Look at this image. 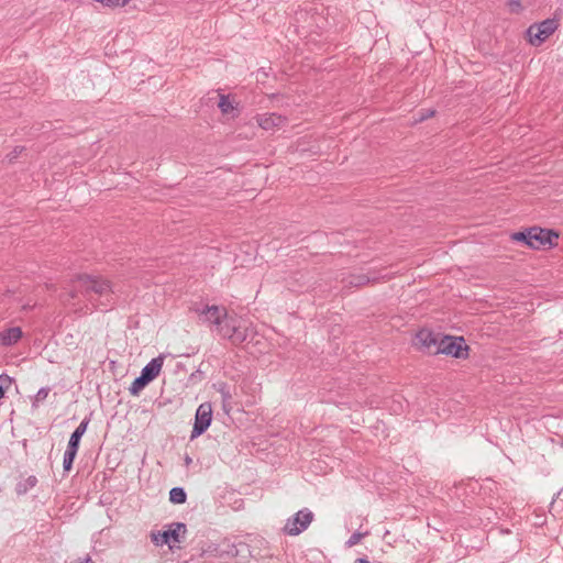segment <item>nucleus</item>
<instances>
[{"mask_svg": "<svg viewBox=\"0 0 563 563\" xmlns=\"http://www.w3.org/2000/svg\"><path fill=\"white\" fill-rule=\"evenodd\" d=\"M417 345L419 349L433 355L434 349L438 347L440 339L430 330L422 329L416 334Z\"/></svg>", "mask_w": 563, "mask_h": 563, "instance_id": "10", "label": "nucleus"}, {"mask_svg": "<svg viewBox=\"0 0 563 563\" xmlns=\"http://www.w3.org/2000/svg\"><path fill=\"white\" fill-rule=\"evenodd\" d=\"M559 233L551 229L532 227L529 247L532 250L551 249L558 243Z\"/></svg>", "mask_w": 563, "mask_h": 563, "instance_id": "6", "label": "nucleus"}, {"mask_svg": "<svg viewBox=\"0 0 563 563\" xmlns=\"http://www.w3.org/2000/svg\"><path fill=\"white\" fill-rule=\"evenodd\" d=\"M37 478L34 475L29 476L25 481L16 484L15 492L18 495L26 494L31 488L35 487Z\"/></svg>", "mask_w": 563, "mask_h": 563, "instance_id": "18", "label": "nucleus"}, {"mask_svg": "<svg viewBox=\"0 0 563 563\" xmlns=\"http://www.w3.org/2000/svg\"><path fill=\"white\" fill-rule=\"evenodd\" d=\"M129 0H108L107 5L109 7H123Z\"/></svg>", "mask_w": 563, "mask_h": 563, "instance_id": "30", "label": "nucleus"}, {"mask_svg": "<svg viewBox=\"0 0 563 563\" xmlns=\"http://www.w3.org/2000/svg\"><path fill=\"white\" fill-rule=\"evenodd\" d=\"M68 287L65 294L67 302L82 298L91 310H109L114 303L111 282L102 276L78 274L70 279Z\"/></svg>", "mask_w": 563, "mask_h": 563, "instance_id": "1", "label": "nucleus"}, {"mask_svg": "<svg viewBox=\"0 0 563 563\" xmlns=\"http://www.w3.org/2000/svg\"><path fill=\"white\" fill-rule=\"evenodd\" d=\"M77 452H78V448L71 445V444H67V448H66V451L64 453V459H67V460H75L76 459V455H77Z\"/></svg>", "mask_w": 563, "mask_h": 563, "instance_id": "27", "label": "nucleus"}, {"mask_svg": "<svg viewBox=\"0 0 563 563\" xmlns=\"http://www.w3.org/2000/svg\"><path fill=\"white\" fill-rule=\"evenodd\" d=\"M89 422H90L89 417H86L85 419H82L80 424L70 434V438L68 441L69 444L79 449L80 440H81L82 435L86 433Z\"/></svg>", "mask_w": 563, "mask_h": 563, "instance_id": "14", "label": "nucleus"}, {"mask_svg": "<svg viewBox=\"0 0 563 563\" xmlns=\"http://www.w3.org/2000/svg\"><path fill=\"white\" fill-rule=\"evenodd\" d=\"M78 563H95V562H92L89 556H86L84 560L79 561Z\"/></svg>", "mask_w": 563, "mask_h": 563, "instance_id": "33", "label": "nucleus"}, {"mask_svg": "<svg viewBox=\"0 0 563 563\" xmlns=\"http://www.w3.org/2000/svg\"><path fill=\"white\" fill-rule=\"evenodd\" d=\"M187 500V493L183 487H173L169 490V501L175 505H183Z\"/></svg>", "mask_w": 563, "mask_h": 563, "instance_id": "16", "label": "nucleus"}, {"mask_svg": "<svg viewBox=\"0 0 563 563\" xmlns=\"http://www.w3.org/2000/svg\"><path fill=\"white\" fill-rule=\"evenodd\" d=\"M507 5L511 13H520L522 11L521 0H507Z\"/></svg>", "mask_w": 563, "mask_h": 563, "instance_id": "26", "label": "nucleus"}, {"mask_svg": "<svg viewBox=\"0 0 563 563\" xmlns=\"http://www.w3.org/2000/svg\"><path fill=\"white\" fill-rule=\"evenodd\" d=\"M368 534V531L366 532H360V531H355L354 533H352V536L347 539V541L345 542V545L347 548H352L354 545H356L364 537H366Z\"/></svg>", "mask_w": 563, "mask_h": 563, "instance_id": "25", "label": "nucleus"}, {"mask_svg": "<svg viewBox=\"0 0 563 563\" xmlns=\"http://www.w3.org/2000/svg\"><path fill=\"white\" fill-rule=\"evenodd\" d=\"M532 228L526 229L523 231L515 232L511 234V240L523 243L525 245L529 246V242L531 239Z\"/></svg>", "mask_w": 563, "mask_h": 563, "instance_id": "20", "label": "nucleus"}, {"mask_svg": "<svg viewBox=\"0 0 563 563\" xmlns=\"http://www.w3.org/2000/svg\"><path fill=\"white\" fill-rule=\"evenodd\" d=\"M247 338L246 330H242L239 325L234 327L233 332L231 333V342L235 345L243 343Z\"/></svg>", "mask_w": 563, "mask_h": 563, "instance_id": "22", "label": "nucleus"}, {"mask_svg": "<svg viewBox=\"0 0 563 563\" xmlns=\"http://www.w3.org/2000/svg\"><path fill=\"white\" fill-rule=\"evenodd\" d=\"M285 121L284 117L276 113L263 114L257 118L258 125L266 131L283 125Z\"/></svg>", "mask_w": 563, "mask_h": 563, "instance_id": "13", "label": "nucleus"}, {"mask_svg": "<svg viewBox=\"0 0 563 563\" xmlns=\"http://www.w3.org/2000/svg\"><path fill=\"white\" fill-rule=\"evenodd\" d=\"M212 422L211 402H202L196 410L195 422L190 433V440H195L203 434Z\"/></svg>", "mask_w": 563, "mask_h": 563, "instance_id": "5", "label": "nucleus"}, {"mask_svg": "<svg viewBox=\"0 0 563 563\" xmlns=\"http://www.w3.org/2000/svg\"><path fill=\"white\" fill-rule=\"evenodd\" d=\"M218 107L222 111V113H230L234 107L229 96L221 95Z\"/></svg>", "mask_w": 563, "mask_h": 563, "instance_id": "23", "label": "nucleus"}, {"mask_svg": "<svg viewBox=\"0 0 563 563\" xmlns=\"http://www.w3.org/2000/svg\"><path fill=\"white\" fill-rule=\"evenodd\" d=\"M164 356L159 355L152 358L141 371V374L146 377L148 382L154 380L162 369Z\"/></svg>", "mask_w": 563, "mask_h": 563, "instance_id": "11", "label": "nucleus"}, {"mask_svg": "<svg viewBox=\"0 0 563 563\" xmlns=\"http://www.w3.org/2000/svg\"><path fill=\"white\" fill-rule=\"evenodd\" d=\"M187 526L184 522H173L164 531L151 532V540L155 545L167 544L174 549L176 543L185 541Z\"/></svg>", "mask_w": 563, "mask_h": 563, "instance_id": "2", "label": "nucleus"}, {"mask_svg": "<svg viewBox=\"0 0 563 563\" xmlns=\"http://www.w3.org/2000/svg\"><path fill=\"white\" fill-rule=\"evenodd\" d=\"M380 279V277L372 274H363V273H354L343 276L341 278V283L343 285L342 289L347 290L351 288H361L368 284H375Z\"/></svg>", "mask_w": 563, "mask_h": 563, "instance_id": "8", "label": "nucleus"}, {"mask_svg": "<svg viewBox=\"0 0 563 563\" xmlns=\"http://www.w3.org/2000/svg\"><path fill=\"white\" fill-rule=\"evenodd\" d=\"M151 382H148L146 379V377H144L142 374L140 376H137L136 378H134V380L132 382V384L130 385L129 387V391L132 396H139V394L150 384Z\"/></svg>", "mask_w": 563, "mask_h": 563, "instance_id": "17", "label": "nucleus"}, {"mask_svg": "<svg viewBox=\"0 0 563 563\" xmlns=\"http://www.w3.org/2000/svg\"><path fill=\"white\" fill-rule=\"evenodd\" d=\"M23 151V147H15L11 153L7 155V158L10 163H12L19 154Z\"/></svg>", "mask_w": 563, "mask_h": 563, "instance_id": "29", "label": "nucleus"}, {"mask_svg": "<svg viewBox=\"0 0 563 563\" xmlns=\"http://www.w3.org/2000/svg\"><path fill=\"white\" fill-rule=\"evenodd\" d=\"M74 461L75 460L63 459L64 472H66V473L70 472V470L73 468Z\"/></svg>", "mask_w": 563, "mask_h": 563, "instance_id": "31", "label": "nucleus"}, {"mask_svg": "<svg viewBox=\"0 0 563 563\" xmlns=\"http://www.w3.org/2000/svg\"><path fill=\"white\" fill-rule=\"evenodd\" d=\"M22 338L20 327L8 328L0 332V345L12 346Z\"/></svg>", "mask_w": 563, "mask_h": 563, "instance_id": "12", "label": "nucleus"}, {"mask_svg": "<svg viewBox=\"0 0 563 563\" xmlns=\"http://www.w3.org/2000/svg\"><path fill=\"white\" fill-rule=\"evenodd\" d=\"M559 27L556 19H545L539 23L531 24L527 30L529 42L532 45H540L545 42Z\"/></svg>", "mask_w": 563, "mask_h": 563, "instance_id": "4", "label": "nucleus"}, {"mask_svg": "<svg viewBox=\"0 0 563 563\" xmlns=\"http://www.w3.org/2000/svg\"><path fill=\"white\" fill-rule=\"evenodd\" d=\"M12 383L13 379L10 376L5 374L0 375V400L4 397Z\"/></svg>", "mask_w": 563, "mask_h": 563, "instance_id": "24", "label": "nucleus"}, {"mask_svg": "<svg viewBox=\"0 0 563 563\" xmlns=\"http://www.w3.org/2000/svg\"><path fill=\"white\" fill-rule=\"evenodd\" d=\"M195 311L202 318L203 322H209L214 325H221V321L228 317L227 309L216 305H206L201 309L196 308Z\"/></svg>", "mask_w": 563, "mask_h": 563, "instance_id": "9", "label": "nucleus"}, {"mask_svg": "<svg viewBox=\"0 0 563 563\" xmlns=\"http://www.w3.org/2000/svg\"><path fill=\"white\" fill-rule=\"evenodd\" d=\"M354 563H371L366 558H358L354 561Z\"/></svg>", "mask_w": 563, "mask_h": 563, "instance_id": "32", "label": "nucleus"}, {"mask_svg": "<svg viewBox=\"0 0 563 563\" xmlns=\"http://www.w3.org/2000/svg\"><path fill=\"white\" fill-rule=\"evenodd\" d=\"M235 321L233 319H223L221 321V325H217V329H218V332L223 336V338H228L230 339L231 338V333L233 332L234 330V327H235Z\"/></svg>", "mask_w": 563, "mask_h": 563, "instance_id": "19", "label": "nucleus"}, {"mask_svg": "<svg viewBox=\"0 0 563 563\" xmlns=\"http://www.w3.org/2000/svg\"><path fill=\"white\" fill-rule=\"evenodd\" d=\"M470 346L466 344L463 336L443 335L438 347L434 349L433 355L445 354L455 358H467Z\"/></svg>", "mask_w": 563, "mask_h": 563, "instance_id": "3", "label": "nucleus"}, {"mask_svg": "<svg viewBox=\"0 0 563 563\" xmlns=\"http://www.w3.org/2000/svg\"><path fill=\"white\" fill-rule=\"evenodd\" d=\"M49 391V387L40 388L35 396L32 398V408H37L41 404H43L46 400Z\"/></svg>", "mask_w": 563, "mask_h": 563, "instance_id": "21", "label": "nucleus"}, {"mask_svg": "<svg viewBox=\"0 0 563 563\" xmlns=\"http://www.w3.org/2000/svg\"><path fill=\"white\" fill-rule=\"evenodd\" d=\"M313 519V514L305 508L299 510L292 518H289L284 527V531L288 536H298L305 531Z\"/></svg>", "mask_w": 563, "mask_h": 563, "instance_id": "7", "label": "nucleus"}, {"mask_svg": "<svg viewBox=\"0 0 563 563\" xmlns=\"http://www.w3.org/2000/svg\"><path fill=\"white\" fill-rule=\"evenodd\" d=\"M218 391L221 395L222 399V409L224 412L229 413L232 410V395L230 393V387L227 383H220L218 386Z\"/></svg>", "mask_w": 563, "mask_h": 563, "instance_id": "15", "label": "nucleus"}, {"mask_svg": "<svg viewBox=\"0 0 563 563\" xmlns=\"http://www.w3.org/2000/svg\"><path fill=\"white\" fill-rule=\"evenodd\" d=\"M435 113L434 110H431V109H421L418 114H419V118H418V121L419 122H422L431 117H433Z\"/></svg>", "mask_w": 563, "mask_h": 563, "instance_id": "28", "label": "nucleus"}, {"mask_svg": "<svg viewBox=\"0 0 563 563\" xmlns=\"http://www.w3.org/2000/svg\"><path fill=\"white\" fill-rule=\"evenodd\" d=\"M185 461H186V464L191 463V459L188 455L186 456Z\"/></svg>", "mask_w": 563, "mask_h": 563, "instance_id": "34", "label": "nucleus"}]
</instances>
